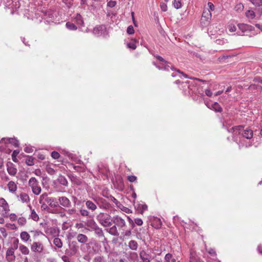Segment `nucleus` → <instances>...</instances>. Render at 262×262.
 Returning a JSON list of instances; mask_svg holds the SVG:
<instances>
[{"label": "nucleus", "instance_id": "obj_1", "mask_svg": "<svg viewBox=\"0 0 262 262\" xmlns=\"http://www.w3.org/2000/svg\"><path fill=\"white\" fill-rule=\"evenodd\" d=\"M232 121L230 120L223 123V126L229 133H232L234 135H241L243 139H241L238 143L239 147L245 146L249 147L252 145L253 140L252 138L253 136V132L251 129L248 127L244 128L243 125L235 126L230 127Z\"/></svg>", "mask_w": 262, "mask_h": 262}, {"label": "nucleus", "instance_id": "obj_2", "mask_svg": "<svg viewBox=\"0 0 262 262\" xmlns=\"http://www.w3.org/2000/svg\"><path fill=\"white\" fill-rule=\"evenodd\" d=\"M159 61H160L159 64H158L155 61L152 63L159 70H163L165 71H169V69L171 70L173 72L171 73V76L173 77H179L182 78H188V76L184 73L181 72L179 70L174 69L172 66H170V63L165 60V59L160 56L157 55L155 56Z\"/></svg>", "mask_w": 262, "mask_h": 262}, {"label": "nucleus", "instance_id": "obj_3", "mask_svg": "<svg viewBox=\"0 0 262 262\" xmlns=\"http://www.w3.org/2000/svg\"><path fill=\"white\" fill-rule=\"evenodd\" d=\"M98 176L97 179H102L103 180H114V178L107 167V166L103 164L98 165Z\"/></svg>", "mask_w": 262, "mask_h": 262}, {"label": "nucleus", "instance_id": "obj_4", "mask_svg": "<svg viewBox=\"0 0 262 262\" xmlns=\"http://www.w3.org/2000/svg\"><path fill=\"white\" fill-rule=\"evenodd\" d=\"M97 220L104 227H110L112 225V218L107 213H99L97 216Z\"/></svg>", "mask_w": 262, "mask_h": 262}, {"label": "nucleus", "instance_id": "obj_5", "mask_svg": "<svg viewBox=\"0 0 262 262\" xmlns=\"http://www.w3.org/2000/svg\"><path fill=\"white\" fill-rule=\"evenodd\" d=\"M211 16V13L209 10H204L201 19V24L203 27H207L210 24Z\"/></svg>", "mask_w": 262, "mask_h": 262}, {"label": "nucleus", "instance_id": "obj_6", "mask_svg": "<svg viewBox=\"0 0 262 262\" xmlns=\"http://www.w3.org/2000/svg\"><path fill=\"white\" fill-rule=\"evenodd\" d=\"M93 33L97 37H106L108 34L106 26L103 25L96 26L93 29Z\"/></svg>", "mask_w": 262, "mask_h": 262}, {"label": "nucleus", "instance_id": "obj_7", "mask_svg": "<svg viewBox=\"0 0 262 262\" xmlns=\"http://www.w3.org/2000/svg\"><path fill=\"white\" fill-rule=\"evenodd\" d=\"M237 27L239 30L236 32L238 35H247V33L251 31L252 28V26L245 24H239Z\"/></svg>", "mask_w": 262, "mask_h": 262}, {"label": "nucleus", "instance_id": "obj_8", "mask_svg": "<svg viewBox=\"0 0 262 262\" xmlns=\"http://www.w3.org/2000/svg\"><path fill=\"white\" fill-rule=\"evenodd\" d=\"M5 6L8 9H12L11 13H14V11L18 9L20 6V3L18 0H13L12 1H6Z\"/></svg>", "mask_w": 262, "mask_h": 262}, {"label": "nucleus", "instance_id": "obj_9", "mask_svg": "<svg viewBox=\"0 0 262 262\" xmlns=\"http://www.w3.org/2000/svg\"><path fill=\"white\" fill-rule=\"evenodd\" d=\"M113 223L115 224L116 227L119 228H122L126 225L125 220L118 215H116L112 217V223Z\"/></svg>", "mask_w": 262, "mask_h": 262}, {"label": "nucleus", "instance_id": "obj_10", "mask_svg": "<svg viewBox=\"0 0 262 262\" xmlns=\"http://www.w3.org/2000/svg\"><path fill=\"white\" fill-rule=\"evenodd\" d=\"M31 249L33 252L41 253L43 250V246L40 242H34L31 247Z\"/></svg>", "mask_w": 262, "mask_h": 262}, {"label": "nucleus", "instance_id": "obj_11", "mask_svg": "<svg viewBox=\"0 0 262 262\" xmlns=\"http://www.w3.org/2000/svg\"><path fill=\"white\" fill-rule=\"evenodd\" d=\"M29 185L31 187L33 192L36 195L41 192V187L38 186L37 181H28Z\"/></svg>", "mask_w": 262, "mask_h": 262}, {"label": "nucleus", "instance_id": "obj_12", "mask_svg": "<svg viewBox=\"0 0 262 262\" xmlns=\"http://www.w3.org/2000/svg\"><path fill=\"white\" fill-rule=\"evenodd\" d=\"M10 143L13 145L15 147H17L19 145L18 141L15 138H2L1 143Z\"/></svg>", "mask_w": 262, "mask_h": 262}, {"label": "nucleus", "instance_id": "obj_13", "mask_svg": "<svg viewBox=\"0 0 262 262\" xmlns=\"http://www.w3.org/2000/svg\"><path fill=\"white\" fill-rule=\"evenodd\" d=\"M206 105L208 108L213 110L216 112H221L222 111V107L217 102L207 103Z\"/></svg>", "mask_w": 262, "mask_h": 262}, {"label": "nucleus", "instance_id": "obj_14", "mask_svg": "<svg viewBox=\"0 0 262 262\" xmlns=\"http://www.w3.org/2000/svg\"><path fill=\"white\" fill-rule=\"evenodd\" d=\"M58 200L60 204L63 207L66 208H70L71 207V202L67 197H59Z\"/></svg>", "mask_w": 262, "mask_h": 262}, {"label": "nucleus", "instance_id": "obj_15", "mask_svg": "<svg viewBox=\"0 0 262 262\" xmlns=\"http://www.w3.org/2000/svg\"><path fill=\"white\" fill-rule=\"evenodd\" d=\"M140 257L143 262H150L151 256L145 251L142 250L140 252Z\"/></svg>", "mask_w": 262, "mask_h": 262}, {"label": "nucleus", "instance_id": "obj_16", "mask_svg": "<svg viewBox=\"0 0 262 262\" xmlns=\"http://www.w3.org/2000/svg\"><path fill=\"white\" fill-rule=\"evenodd\" d=\"M6 259L9 262L13 261L15 259L14 250L12 248H9L6 252Z\"/></svg>", "mask_w": 262, "mask_h": 262}, {"label": "nucleus", "instance_id": "obj_17", "mask_svg": "<svg viewBox=\"0 0 262 262\" xmlns=\"http://www.w3.org/2000/svg\"><path fill=\"white\" fill-rule=\"evenodd\" d=\"M46 195V193L41 195L39 199V203L41 204V209L42 210H47L49 211V208L46 204V203L43 201L45 196Z\"/></svg>", "mask_w": 262, "mask_h": 262}, {"label": "nucleus", "instance_id": "obj_18", "mask_svg": "<svg viewBox=\"0 0 262 262\" xmlns=\"http://www.w3.org/2000/svg\"><path fill=\"white\" fill-rule=\"evenodd\" d=\"M74 21L78 25L81 27L84 26V21L82 16L79 14L77 13L76 15L74 17Z\"/></svg>", "mask_w": 262, "mask_h": 262}, {"label": "nucleus", "instance_id": "obj_19", "mask_svg": "<svg viewBox=\"0 0 262 262\" xmlns=\"http://www.w3.org/2000/svg\"><path fill=\"white\" fill-rule=\"evenodd\" d=\"M115 188L122 191L124 188V181H112Z\"/></svg>", "mask_w": 262, "mask_h": 262}, {"label": "nucleus", "instance_id": "obj_20", "mask_svg": "<svg viewBox=\"0 0 262 262\" xmlns=\"http://www.w3.org/2000/svg\"><path fill=\"white\" fill-rule=\"evenodd\" d=\"M0 206L3 207L4 211H6V213L10 210L8 204L4 198H0Z\"/></svg>", "mask_w": 262, "mask_h": 262}, {"label": "nucleus", "instance_id": "obj_21", "mask_svg": "<svg viewBox=\"0 0 262 262\" xmlns=\"http://www.w3.org/2000/svg\"><path fill=\"white\" fill-rule=\"evenodd\" d=\"M84 225L90 228V230H93L97 226V224L93 220L90 219L84 222Z\"/></svg>", "mask_w": 262, "mask_h": 262}, {"label": "nucleus", "instance_id": "obj_22", "mask_svg": "<svg viewBox=\"0 0 262 262\" xmlns=\"http://www.w3.org/2000/svg\"><path fill=\"white\" fill-rule=\"evenodd\" d=\"M77 241L82 244H85L88 241V237L86 235L83 234H79L77 236Z\"/></svg>", "mask_w": 262, "mask_h": 262}, {"label": "nucleus", "instance_id": "obj_23", "mask_svg": "<svg viewBox=\"0 0 262 262\" xmlns=\"http://www.w3.org/2000/svg\"><path fill=\"white\" fill-rule=\"evenodd\" d=\"M190 262H203L197 256L194 252H191L190 255Z\"/></svg>", "mask_w": 262, "mask_h": 262}, {"label": "nucleus", "instance_id": "obj_24", "mask_svg": "<svg viewBox=\"0 0 262 262\" xmlns=\"http://www.w3.org/2000/svg\"><path fill=\"white\" fill-rule=\"evenodd\" d=\"M135 207L137 208V210L139 211V212L141 214H143V212L147 210L148 208L147 205L145 204H138Z\"/></svg>", "mask_w": 262, "mask_h": 262}, {"label": "nucleus", "instance_id": "obj_25", "mask_svg": "<svg viewBox=\"0 0 262 262\" xmlns=\"http://www.w3.org/2000/svg\"><path fill=\"white\" fill-rule=\"evenodd\" d=\"M103 195L104 196H105V198L108 199L110 201H111L113 203H114L115 204V205H116V206H117L118 207L120 208V206H122V204L116 198H115L112 195H105L104 194V193H103Z\"/></svg>", "mask_w": 262, "mask_h": 262}, {"label": "nucleus", "instance_id": "obj_26", "mask_svg": "<svg viewBox=\"0 0 262 262\" xmlns=\"http://www.w3.org/2000/svg\"><path fill=\"white\" fill-rule=\"evenodd\" d=\"M106 230L111 235L114 236H118L119 235V233L118 232L117 227L116 226V225H114L112 227L107 229Z\"/></svg>", "mask_w": 262, "mask_h": 262}, {"label": "nucleus", "instance_id": "obj_27", "mask_svg": "<svg viewBox=\"0 0 262 262\" xmlns=\"http://www.w3.org/2000/svg\"><path fill=\"white\" fill-rule=\"evenodd\" d=\"M85 205L87 208L92 211H94L97 209V206L91 201H87Z\"/></svg>", "mask_w": 262, "mask_h": 262}, {"label": "nucleus", "instance_id": "obj_28", "mask_svg": "<svg viewBox=\"0 0 262 262\" xmlns=\"http://www.w3.org/2000/svg\"><path fill=\"white\" fill-rule=\"evenodd\" d=\"M9 190L11 192H15L17 189V186L14 181H9L8 184Z\"/></svg>", "mask_w": 262, "mask_h": 262}, {"label": "nucleus", "instance_id": "obj_29", "mask_svg": "<svg viewBox=\"0 0 262 262\" xmlns=\"http://www.w3.org/2000/svg\"><path fill=\"white\" fill-rule=\"evenodd\" d=\"M19 249L23 254L28 255L29 254L30 251L27 247L24 245H20L19 246Z\"/></svg>", "mask_w": 262, "mask_h": 262}, {"label": "nucleus", "instance_id": "obj_30", "mask_svg": "<svg viewBox=\"0 0 262 262\" xmlns=\"http://www.w3.org/2000/svg\"><path fill=\"white\" fill-rule=\"evenodd\" d=\"M93 230L95 231V234H97L98 237H104V233L103 232L102 229L98 225L96 226V227H95Z\"/></svg>", "mask_w": 262, "mask_h": 262}, {"label": "nucleus", "instance_id": "obj_31", "mask_svg": "<svg viewBox=\"0 0 262 262\" xmlns=\"http://www.w3.org/2000/svg\"><path fill=\"white\" fill-rule=\"evenodd\" d=\"M20 237L21 240L26 242L29 239L30 236L27 232L23 231L20 233Z\"/></svg>", "mask_w": 262, "mask_h": 262}, {"label": "nucleus", "instance_id": "obj_32", "mask_svg": "<svg viewBox=\"0 0 262 262\" xmlns=\"http://www.w3.org/2000/svg\"><path fill=\"white\" fill-rule=\"evenodd\" d=\"M245 15L249 19H253L255 17V13L253 10H247L245 13Z\"/></svg>", "mask_w": 262, "mask_h": 262}, {"label": "nucleus", "instance_id": "obj_33", "mask_svg": "<svg viewBox=\"0 0 262 262\" xmlns=\"http://www.w3.org/2000/svg\"><path fill=\"white\" fill-rule=\"evenodd\" d=\"M31 210V217L34 221H37L39 220V216L38 214L36 213L34 209H32L31 206L30 205L29 206Z\"/></svg>", "mask_w": 262, "mask_h": 262}, {"label": "nucleus", "instance_id": "obj_34", "mask_svg": "<svg viewBox=\"0 0 262 262\" xmlns=\"http://www.w3.org/2000/svg\"><path fill=\"white\" fill-rule=\"evenodd\" d=\"M20 198L21 201L23 202H28L30 201L29 195L26 193H21L20 194Z\"/></svg>", "mask_w": 262, "mask_h": 262}, {"label": "nucleus", "instance_id": "obj_35", "mask_svg": "<svg viewBox=\"0 0 262 262\" xmlns=\"http://www.w3.org/2000/svg\"><path fill=\"white\" fill-rule=\"evenodd\" d=\"M128 246L132 250H136L138 248V244L135 241L132 240L129 242Z\"/></svg>", "mask_w": 262, "mask_h": 262}, {"label": "nucleus", "instance_id": "obj_36", "mask_svg": "<svg viewBox=\"0 0 262 262\" xmlns=\"http://www.w3.org/2000/svg\"><path fill=\"white\" fill-rule=\"evenodd\" d=\"M26 163L29 166H32L34 164V159L32 156H27Z\"/></svg>", "mask_w": 262, "mask_h": 262}, {"label": "nucleus", "instance_id": "obj_37", "mask_svg": "<svg viewBox=\"0 0 262 262\" xmlns=\"http://www.w3.org/2000/svg\"><path fill=\"white\" fill-rule=\"evenodd\" d=\"M53 244L58 248L62 246V243L59 238L56 237L53 240Z\"/></svg>", "mask_w": 262, "mask_h": 262}, {"label": "nucleus", "instance_id": "obj_38", "mask_svg": "<svg viewBox=\"0 0 262 262\" xmlns=\"http://www.w3.org/2000/svg\"><path fill=\"white\" fill-rule=\"evenodd\" d=\"M66 27L70 30H76L77 29L76 26L71 22H67L66 24Z\"/></svg>", "mask_w": 262, "mask_h": 262}, {"label": "nucleus", "instance_id": "obj_39", "mask_svg": "<svg viewBox=\"0 0 262 262\" xmlns=\"http://www.w3.org/2000/svg\"><path fill=\"white\" fill-rule=\"evenodd\" d=\"M43 201L48 204L49 206H52V203L54 202V198L48 197L46 193V195L45 196Z\"/></svg>", "mask_w": 262, "mask_h": 262}, {"label": "nucleus", "instance_id": "obj_40", "mask_svg": "<svg viewBox=\"0 0 262 262\" xmlns=\"http://www.w3.org/2000/svg\"><path fill=\"white\" fill-rule=\"evenodd\" d=\"M7 171L10 174L14 176L16 173L17 169L12 166H8Z\"/></svg>", "mask_w": 262, "mask_h": 262}, {"label": "nucleus", "instance_id": "obj_41", "mask_svg": "<svg viewBox=\"0 0 262 262\" xmlns=\"http://www.w3.org/2000/svg\"><path fill=\"white\" fill-rule=\"evenodd\" d=\"M47 14L45 15V18H44V23L46 24H50L51 23H54V21L52 20V18L53 17V15L52 14H49V19L46 17Z\"/></svg>", "mask_w": 262, "mask_h": 262}, {"label": "nucleus", "instance_id": "obj_42", "mask_svg": "<svg viewBox=\"0 0 262 262\" xmlns=\"http://www.w3.org/2000/svg\"><path fill=\"white\" fill-rule=\"evenodd\" d=\"M253 5L255 6H261L262 0H249Z\"/></svg>", "mask_w": 262, "mask_h": 262}, {"label": "nucleus", "instance_id": "obj_43", "mask_svg": "<svg viewBox=\"0 0 262 262\" xmlns=\"http://www.w3.org/2000/svg\"><path fill=\"white\" fill-rule=\"evenodd\" d=\"M173 5L174 7L177 9L180 8L182 6L180 0H174L173 3Z\"/></svg>", "mask_w": 262, "mask_h": 262}, {"label": "nucleus", "instance_id": "obj_44", "mask_svg": "<svg viewBox=\"0 0 262 262\" xmlns=\"http://www.w3.org/2000/svg\"><path fill=\"white\" fill-rule=\"evenodd\" d=\"M51 157L54 159H59L60 158L59 154L55 151H53L51 153Z\"/></svg>", "mask_w": 262, "mask_h": 262}, {"label": "nucleus", "instance_id": "obj_45", "mask_svg": "<svg viewBox=\"0 0 262 262\" xmlns=\"http://www.w3.org/2000/svg\"><path fill=\"white\" fill-rule=\"evenodd\" d=\"M80 212L81 215L83 216H90V212L86 209H81L80 210Z\"/></svg>", "mask_w": 262, "mask_h": 262}, {"label": "nucleus", "instance_id": "obj_46", "mask_svg": "<svg viewBox=\"0 0 262 262\" xmlns=\"http://www.w3.org/2000/svg\"><path fill=\"white\" fill-rule=\"evenodd\" d=\"M228 30L230 32L233 33L237 30V28L234 25H229L228 26Z\"/></svg>", "mask_w": 262, "mask_h": 262}, {"label": "nucleus", "instance_id": "obj_47", "mask_svg": "<svg viewBox=\"0 0 262 262\" xmlns=\"http://www.w3.org/2000/svg\"><path fill=\"white\" fill-rule=\"evenodd\" d=\"M127 46L128 48H130L133 50H135L136 49V45L135 41L130 42L127 43Z\"/></svg>", "mask_w": 262, "mask_h": 262}, {"label": "nucleus", "instance_id": "obj_48", "mask_svg": "<svg viewBox=\"0 0 262 262\" xmlns=\"http://www.w3.org/2000/svg\"><path fill=\"white\" fill-rule=\"evenodd\" d=\"M18 223L20 225H24L26 223V220L25 217H21L18 219Z\"/></svg>", "mask_w": 262, "mask_h": 262}, {"label": "nucleus", "instance_id": "obj_49", "mask_svg": "<svg viewBox=\"0 0 262 262\" xmlns=\"http://www.w3.org/2000/svg\"><path fill=\"white\" fill-rule=\"evenodd\" d=\"M244 9V5L242 3H238L236 5L235 7V9L236 11H242Z\"/></svg>", "mask_w": 262, "mask_h": 262}, {"label": "nucleus", "instance_id": "obj_50", "mask_svg": "<svg viewBox=\"0 0 262 262\" xmlns=\"http://www.w3.org/2000/svg\"><path fill=\"white\" fill-rule=\"evenodd\" d=\"M134 29L132 26H129L127 28V33L128 34H133L134 33Z\"/></svg>", "mask_w": 262, "mask_h": 262}, {"label": "nucleus", "instance_id": "obj_51", "mask_svg": "<svg viewBox=\"0 0 262 262\" xmlns=\"http://www.w3.org/2000/svg\"><path fill=\"white\" fill-rule=\"evenodd\" d=\"M134 223L138 226H141L143 224V221L141 219L137 218L134 220Z\"/></svg>", "mask_w": 262, "mask_h": 262}, {"label": "nucleus", "instance_id": "obj_52", "mask_svg": "<svg viewBox=\"0 0 262 262\" xmlns=\"http://www.w3.org/2000/svg\"><path fill=\"white\" fill-rule=\"evenodd\" d=\"M116 5V2L113 1H110L107 4V6L110 8L114 7Z\"/></svg>", "mask_w": 262, "mask_h": 262}, {"label": "nucleus", "instance_id": "obj_53", "mask_svg": "<svg viewBox=\"0 0 262 262\" xmlns=\"http://www.w3.org/2000/svg\"><path fill=\"white\" fill-rule=\"evenodd\" d=\"M103 257L101 256H97L95 257L94 262H103Z\"/></svg>", "mask_w": 262, "mask_h": 262}, {"label": "nucleus", "instance_id": "obj_54", "mask_svg": "<svg viewBox=\"0 0 262 262\" xmlns=\"http://www.w3.org/2000/svg\"><path fill=\"white\" fill-rule=\"evenodd\" d=\"M24 151L27 153H31L33 151V149L31 146H27L24 148Z\"/></svg>", "mask_w": 262, "mask_h": 262}, {"label": "nucleus", "instance_id": "obj_55", "mask_svg": "<svg viewBox=\"0 0 262 262\" xmlns=\"http://www.w3.org/2000/svg\"><path fill=\"white\" fill-rule=\"evenodd\" d=\"M18 247V239H16L13 242V247H12L13 250L17 249Z\"/></svg>", "mask_w": 262, "mask_h": 262}, {"label": "nucleus", "instance_id": "obj_56", "mask_svg": "<svg viewBox=\"0 0 262 262\" xmlns=\"http://www.w3.org/2000/svg\"><path fill=\"white\" fill-rule=\"evenodd\" d=\"M208 6L209 8L207 9V10H209L210 12L211 11L214 10V5L212 3L209 2L208 3Z\"/></svg>", "mask_w": 262, "mask_h": 262}, {"label": "nucleus", "instance_id": "obj_57", "mask_svg": "<svg viewBox=\"0 0 262 262\" xmlns=\"http://www.w3.org/2000/svg\"><path fill=\"white\" fill-rule=\"evenodd\" d=\"M160 7L163 11L165 12L167 11V5L165 3H162L160 4Z\"/></svg>", "mask_w": 262, "mask_h": 262}, {"label": "nucleus", "instance_id": "obj_58", "mask_svg": "<svg viewBox=\"0 0 262 262\" xmlns=\"http://www.w3.org/2000/svg\"><path fill=\"white\" fill-rule=\"evenodd\" d=\"M172 257V254H170V253H167L166 254V255L165 256V261H169L170 259Z\"/></svg>", "mask_w": 262, "mask_h": 262}, {"label": "nucleus", "instance_id": "obj_59", "mask_svg": "<svg viewBox=\"0 0 262 262\" xmlns=\"http://www.w3.org/2000/svg\"><path fill=\"white\" fill-rule=\"evenodd\" d=\"M69 157L71 159L73 160L74 161L77 162V163H80V160L79 159H78L77 158L74 159L73 155L72 154H70L69 155Z\"/></svg>", "mask_w": 262, "mask_h": 262}, {"label": "nucleus", "instance_id": "obj_60", "mask_svg": "<svg viewBox=\"0 0 262 262\" xmlns=\"http://www.w3.org/2000/svg\"><path fill=\"white\" fill-rule=\"evenodd\" d=\"M58 203L56 201V199H54V202L52 203V205L50 206L51 207L56 208L58 207Z\"/></svg>", "mask_w": 262, "mask_h": 262}, {"label": "nucleus", "instance_id": "obj_61", "mask_svg": "<svg viewBox=\"0 0 262 262\" xmlns=\"http://www.w3.org/2000/svg\"><path fill=\"white\" fill-rule=\"evenodd\" d=\"M205 94L207 96L210 97L212 95V93L209 89H206L205 90Z\"/></svg>", "mask_w": 262, "mask_h": 262}, {"label": "nucleus", "instance_id": "obj_62", "mask_svg": "<svg viewBox=\"0 0 262 262\" xmlns=\"http://www.w3.org/2000/svg\"><path fill=\"white\" fill-rule=\"evenodd\" d=\"M61 258L64 262H71L69 258L67 256L64 255L62 256Z\"/></svg>", "mask_w": 262, "mask_h": 262}, {"label": "nucleus", "instance_id": "obj_63", "mask_svg": "<svg viewBox=\"0 0 262 262\" xmlns=\"http://www.w3.org/2000/svg\"><path fill=\"white\" fill-rule=\"evenodd\" d=\"M208 253L212 256H215L216 255V252L213 249H210L208 250Z\"/></svg>", "mask_w": 262, "mask_h": 262}, {"label": "nucleus", "instance_id": "obj_64", "mask_svg": "<svg viewBox=\"0 0 262 262\" xmlns=\"http://www.w3.org/2000/svg\"><path fill=\"white\" fill-rule=\"evenodd\" d=\"M10 219L12 221H15L16 220V215L14 213H11L10 215Z\"/></svg>", "mask_w": 262, "mask_h": 262}]
</instances>
